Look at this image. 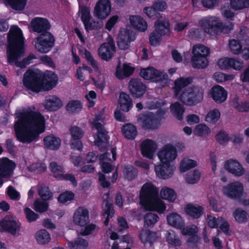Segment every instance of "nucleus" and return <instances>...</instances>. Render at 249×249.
<instances>
[{
	"mask_svg": "<svg viewBox=\"0 0 249 249\" xmlns=\"http://www.w3.org/2000/svg\"><path fill=\"white\" fill-rule=\"evenodd\" d=\"M18 120L14 128L16 137L23 143H30L45 131V122L41 114L33 111L22 110L16 114Z\"/></svg>",
	"mask_w": 249,
	"mask_h": 249,
	"instance_id": "f257e3e1",
	"label": "nucleus"
},
{
	"mask_svg": "<svg viewBox=\"0 0 249 249\" xmlns=\"http://www.w3.org/2000/svg\"><path fill=\"white\" fill-rule=\"evenodd\" d=\"M23 37L21 30L16 26L11 27L8 34L7 61L10 65L23 68L35 58L33 54L20 60L24 56Z\"/></svg>",
	"mask_w": 249,
	"mask_h": 249,
	"instance_id": "f03ea898",
	"label": "nucleus"
},
{
	"mask_svg": "<svg viewBox=\"0 0 249 249\" xmlns=\"http://www.w3.org/2000/svg\"><path fill=\"white\" fill-rule=\"evenodd\" d=\"M57 80V75L53 71H47L42 77L36 71L28 70L24 74L23 84L27 89L38 92L51 90L56 86Z\"/></svg>",
	"mask_w": 249,
	"mask_h": 249,
	"instance_id": "7ed1b4c3",
	"label": "nucleus"
},
{
	"mask_svg": "<svg viewBox=\"0 0 249 249\" xmlns=\"http://www.w3.org/2000/svg\"><path fill=\"white\" fill-rule=\"evenodd\" d=\"M158 190L151 183H146L142 187L140 198L147 210L156 211L162 213L165 206L162 200L158 198Z\"/></svg>",
	"mask_w": 249,
	"mask_h": 249,
	"instance_id": "20e7f679",
	"label": "nucleus"
},
{
	"mask_svg": "<svg viewBox=\"0 0 249 249\" xmlns=\"http://www.w3.org/2000/svg\"><path fill=\"white\" fill-rule=\"evenodd\" d=\"M103 120V114L99 113L96 115L95 119L93 122L91 123L92 125L98 131L94 143L96 145L98 146L101 151H103L106 149L107 140V132L104 128L103 124L99 122V121Z\"/></svg>",
	"mask_w": 249,
	"mask_h": 249,
	"instance_id": "39448f33",
	"label": "nucleus"
},
{
	"mask_svg": "<svg viewBox=\"0 0 249 249\" xmlns=\"http://www.w3.org/2000/svg\"><path fill=\"white\" fill-rule=\"evenodd\" d=\"M199 24L206 33L212 35L218 34L222 27V23L216 17H205L199 21Z\"/></svg>",
	"mask_w": 249,
	"mask_h": 249,
	"instance_id": "423d86ee",
	"label": "nucleus"
},
{
	"mask_svg": "<svg viewBox=\"0 0 249 249\" xmlns=\"http://www.w3.org/2000/svg\"><path fill=\"white\" fill-rule=\"evenodd\" d=\"M158 156L161 163L170 164L177 158V150L172 144H166L158 151Z\"/></svg>",
	"mask_w": 249,
	"mask_h": 249,
	"instance_id": "0eeeda50",
	"label": "nucleus"
},
{
	"mask_svg": "<svg viewBox=\"0 0 249 249\" xmlns=\"http://www.w3.org/2000/svg\"><path fill=\"white\" fill-rule=\"evenodd\" d=\"M116 52V47L113 39L108 37L107 42L101 44L98 50L99 57L106 61H109Z\"/></svg>",
	"mask_w": 249,
	"mask_h": 249,
	"instance_id": "6e6552de",
	"label": "nucleus"
},
{
	"mask_svg": "<svg viewBox=\"0 0 249 249\" xmlns=\"http://www.w3.org/2000/svg\"><path fill=\"white\" fill-rule=\"evenodd\" d=\"M223 190L226 196L235 200L240 199L244 194L243 185L239 181L229 184L227 186L223 187Z\"/></svg>",
	"mask_w": 249,
	"mask_h": 249,
	"instance_id": "1a4fd4ad",
	"label": "nucleus"
},
{
	"mask_svg": "<svg viewBox=\"0 0 249 249\" xmlns=\"http://www.w3.org/2000/svg\"><path fill=\"white\" fill-rule=\"evenodd\" d=\"M20 226L12 216H5L0 221V231H7L14 236L18 235Z\"/></svg>",
	"mask_w": 249,
	"mask_h": 249,
	"instance_id": "9d476101",
	"label": "nucleus"
},
{
	"mask_svg": "<svg viewBox=\"0 0 249 249\" xmlns=\"http://www.w3.org/2000/svg\"><path fill=\"white\" fill-rule=\"evenodd\" d=\"M140 75L145 80H152L155 82L167 81V74L160 72L153 67L142 69L140 71Z\"/></svg>",
	"mask_w": 249,
	"mask_h": 249,
	"instance_id": "9b49d317",
	"label": "nucleus"
},
{
	"mask_svg": "<svg viewBox=\"0 0 249 249\" xmlns=\"http://www.w3.org/2000/svg\"><path fill=\"white\" fill-rule=\"evenodd\" d=\"M135 38L132 31L127 29H121L117 40V45L119 49L125 50L130 47V43Z\"/></svg>",
	"mask_w": 249,
	"mask_h": 249,
	"instance_id": "f8f14e48",
	"label": "nucleus"
},
{
	"mask_svg": "<svg viewBox=\"0 0 249 249\" xmlns=\"http://www.w3.org/2000/svg\"><path fill=\"white\" fill-rule=\"evenodd\" d=\"M111 8V3L109 0H99L95 6L94 16L101 19H105L109 15Z\"/></svg>",
	"mask_w": 249,
	"mask_h": 249,
	"instance_id": "ddd939ff",
	"label": "nucleus"
},
{
	"mask_svg": "<svg viewBox=\"0 0 249 249\" xmlns=\"http://www.w3.org/2000/svg\"><path fill=\"white\" fill-rule=\"evenodd\" d=\"M15 166V163L7 158L0 160V186L3 183V178L11 177Z\"/></svg>",
	"mask_w": 249,
	"mask_h": 249,
	"instance_id": "4468645a",
	"label": "nucleus"
},
{
	"mask_svg": "<svg viewBox=\"0 0 249 249\" xmlns=\"http://www.w3.org/2000/svg\"><path fill=\"white\" fill-rule=\"evenodd\" d=\"M129 89L133 96L138 98L145 92L146 87L140 79H132L128 85Z\"/></svg>",
	"mask_w": 249,
	"mask_h": 249,
	"instance_id": "2eb2a0df",
	"label": "nucleus"
},
{
	"mask_svg": "<svg viewBox=\"0 0 249 249\" xmlns=\"http://www.w3.org/2000/svg\"><path fill=\"white\" fill-rule=\"evenodd\" d=\"M31 26L33 30L37 33L48 32L47 31L51 28L48 20L41 18H36L32 19Z\"/></svg>",
	"mask_w": 249,
	"mask_h": 249,
	"instance_id": "dca6fc26",
	"label": "nucleus"
},
{
	"mask_svg": "<svg viewBox=\"0 0 249 249\" xmlns=\"http://www.w3.org/2000/svg\"><path fill=\"white\" fill-rule=\"evenodd\" d=\"M156 175L160 178L167 179L172 177L174 173V168L168 163H160L155 166Z\"/></svg>",
	"mask_w": 249,
	"mask_h": 249,
	"instance_id": "f3484780",
	"label": "nucleus"
},
{
	"mask_svg": "<svg viewBox=\"0 0 249 249\" xmlns=\"http://www.w3.org/2000/svg\"><path fill=\"white\" fill-rule=\"evenodd\" d=\"M89 211L83 207H79L74 213L73 221L80 226L86 225L89 221Z\"/></svg>",
	"mask_w": 249,
	"mask_h": 249,
	"instance_id": "a211bd4d",
	"label": "nucleus"
},
{
	"mask_svg": "<svg viewBox=\"0 0 249 249\" xmlns=\"http://www.w3.org/2000/svg\"><path fill=\"white\" fill-rule=\"evenodd\" d=\"M141 149L143 156L152 159L157 145L153 141L147 139L141 144Z\"/></svg>",
	"mask_w": 249,
	"mask_h": 249,
	"instance_id": "6ab92c4d",
	"label": "nucleus"
},
{
	"mask_svg": "<svg viewBox=\"0 0 249 249\" xmlns=\"http://www.w3.org/2000/svg\"><path fill=\"white\" fill-rule=\"evenodd\" d=\"M225 168L231 173L236 177H240L245 173L244 169L236 160H230L225 164Z\"/></svg>",
	"mask_w": 249,
	"mask_h": 249,
	"instance_id": "aec40b11",
	"label": "nucleus"
},
{
	"mask_svg": "<svg viewBox=\"0 0 249 249\" xmlns=\"http://www.w3.org/2000/svg\"><path fill=\"white\" fill-rule=\"evenodd\" d=\"M143 128L155 129L158 127L159 121L157 117L152 113L143 115L140 118Z\"/></svg>",
	"mask_w": 249,
	"mask_h": 249,
	"instance_id": "412c9836",
	"label": "nucleus"
},
{
	"mask_svg": "<svg viewBox=\"0 0 249 249\" xmlns=\"http://www.w3.org/2000/svg\"><path fill=\"white\" fill-rule=\"evenodd\" d=\"M210 93L213 99L217 103H223L227 99V92L220 86H216L212 88Z\"/></svg>",
	"mask_w": 249,
	"mask_h": 249,
	"instance_id": "4be33fe9",
	"label": "nucleus"
},
{
	"mask_svg": "<svg viewBox=\"0 0 249 249\" xmlns=\"http://www.w3.org/2000/svg\"><path fill=\"white\" fill-rule=\"evenodd\" d=\"M120 64V62H119L115 72V75L118 79L122 80L132 74L134 71L133 67L126 64H124L122 67Z\"/></svg>",
	"mask_w": 249,
	"mask_h": 249,
	"instance_id": "5701e85b",
	"label": "nucleus"
},
{
	"mask_svg": "<svg viewBox=\"0 0 249 249\" xmlns=\"http://www.w3.org/2000/svg\"><path fill=\"white\" fill-rule=\"evenodd\" d=\"M131 25L141 32H144L147 29L146 21L139 16H131L129 18Z\"/></svg>",
	"mask_w": 249,
	"mask_h": 249,
	"instance_id": "b1692460",
	"label": "nucleus"
},
{
	"mask_svg": "<svg viewBox=\"0 0 249 249\" xmlns=\"http://www.w3.org/2000/svg\"><path fill=\"white\" fill-rule=\"evenodd\" d=\"M188 88L191 97H192L194 105L200 102L203 98L204 95V90L201 87L198 86H193Z\"/></svg>",
	"mask_w": 249,
	"mask_h": 249,
	"instance_id": "393cba45",
	"label": "nucleus"
},
{
	"mask_svg": "<svg viewBox=\"0 0 249 249\" xmlns=\"http://www.w3.org/2000/svg\"><path fill=\"white\" fill-rule=\"evenodd\" d=\"M139 237L143 243H148L150 246L157 239L156 233L148 230H142L139 234Z\"/></svg>",
	"mask_w": 249,
	"mask_h": 249,
	"instance_id": "a878e982",
	"label": "nucleus"
},
{
	"mask_svg": "<svg viewBox=\"0 0 249 249\" xmlns=\"http://www.w3.org/2000/svg\"><path fill=\"white\" fill-rule=\"evenodd\" d=\"M44 146L46 148L57 150L61 144V140L53 135L45 137L43 140Z\"/></svg>",
	"mask_w": 249,
	"mask_h": 249,
	"instance_id": "bb28decb",
	"label": "nucleus"
},
{
	"mask_svg": "<svg viewBox=\"0 0 249 249\" xmlns=\"http://www.w3.org/2000/svg\"><path fill=\"white\" fill-rule=\"evenodd\" d=\"M192 82L191 79L189 78L180 77L175 80L174 87L175 97L180 94L182 89L188 86Z\"/></svg>",
	"mask_w": 249,
	"mask_h": 249,
	"instance_id": "cd10ccee",
	"label": "nucleus"
},
{
	"mask_svg": "<svg viewBox=\"0 0 249 249\" xmlns=\"http://www.w3.org/2000/svg\"><path fill=\"white\" fill-rule=\"evenodd\" d=\"M110 154L108 152H106L102 154L99 157V160L101 164L102 171L104 173H109L113 170V166L108 162V161H111L112 160L108 156Z\"/></svg>",
	"mask_w": 249,
	"mask_h": 249,
	"instance_id": "c85d7f7f",
	"label": "nucleus"
},
{
	"mask_svg": "<svg viewBox=\"0 0 249 249\" xmlns=\"http://www.w3.org/2000/svg\"><path fill=\"white\" fill-rule=\"evenodd\" d=\"M63 106L61 100L57 97L53 96L45 101V108L49 110L54 111Z\"/></svg>",
	"mask_w": 249,
	"mask_h": 249,
	"instance_id": "c756f323",
	"label": "nucleus"
},
{
	"mask_svg": "<svg viewBox=\"0 0 249 249\" xmlns=\"http://www.w3.org/2000/svg\"><path fill=\"white\" fill-rule=\"evenodd\" d=\"M119 103L120 107L124 111L127 112L132 106V102L129 95L124 92L120 94Z\"/></svg>",
	"mask_w": 249,
	"mask_h": 249,
	"instance_id": "7c9ffc66",
	"label": "nucleus"
},
{
	"mask_svg": "<svg viewBox=\"0 0 249 249\" xmlns=\"http://www.w3.org/2000/svg\"><path fill=\"white\" fill-rule=\"evenodd\" d=\"M155 30L160 35H165L169 33V22L166 19L157 20L154 24Z\"/></svg>",
	"mask_w": 249,
	"mask_h": 249,
	"instance_id": "2f4dec72",
	"label": "nucleus"
},
{
	"mask_svg": "<svg viewBox=\"0 0 249 249\" xmlns=\"http://www.w3.org/2000/svg\"><path fill=\"white\" fill-rule=\"evenodd\" d=\"M124 136L129 140H133L137 135L136 127L132 124H127L122 129Z\"/></svg>",
	"mask_w": 249,
	"mask_h": 249,
	"instance_id": "473e14b6",
	"label": "nucleus"
},
{
	"mask_svg": "<svg viewBox=\"0 0 249 249\" xmlns=\"http://www.w3.org/2000/svg\"><path fill=\"white\" fill-rule=\"evenodd\" d=\"M167 219L168 224L174 227L177 228H181L184 225V222L178 214L172 213L167 216Z\"/></svg>",
	"mask_w": 249,
	"mask_h": 249,
	"instance_id": "72a5a7b5",
	"label": "nucleus"
},
{
	"mask_svg": "<svg viewBox=\"0 0 249 249\" xmlns=\"http://www.w3.org/2000/svg\"><path fill=\"white\" fill-rule=\"evenodd\" d=\"M185 211L188 215L194 218H199L203 213V208L201 206H196L191 204L186 206Z\"/></svg>",
	"mask_w": 249,
	"mask_h": 249,
	"instance_id": "f704fd0d",
	"label": "nucleus"
},
{
	"mask_svg": "<svg viewBox=\"0 0 249 249\" xmlns=\"http://www.w3.org/2000/svg\"><path fill=\"white\" fill-rule=\"evenodd\" d=\"M191 63L194 68L204 69L207 67L209 62L207 57L192 56Z\"/></svg>",
	"mask_w": 249,
	"mask_h": 249,
	"instance_id": "c9c22d12",
	"label": "nucleus"
},
{
	"mask_svg": "<svg viewBox=\"0 0 249 249\" xmlns=\"http://www.w3.org/2000/svg\"><path fill=\"white\" fill-rule=\"evenodd\" d=\"M210 53V49L203 45H196L193 46L192 49L193 56L207 57Z\"/></svg>",
	"mask_w": 249,
	"mask_h": 249,
	"instance_id": "e433bc0d",
	"label": "nucleus"
},
{
	"mask_svg": "<svg viewBox=\"0 0 249 249\" xmlns=\"http://www.w3.org/2000/svg\"><path fill=\"white\" fill-rule=\"evenodd\" d=\"M176 98L186 105H194L192 97H191L190 93L188 91V88H186L181 91L178 95L176 96Z\"/></svg>",
	"mask_w": 249,
	"mask_h": 249,
	"instance_id": "4c0bfd02",
	"label": "nucleus"
},
{
	"mask_svg": "<svg viewBox=\"0 0 249 249\" xmlns=\"http://www.w3.org/2000/svg\"><path fill=\"white\" fill-rule=\"evenodd\" d=\"M231 105L233 107L239 112L249 111V101L239 102V98L235 97L231 101Z\"/></svg>",
	"mask_w": 249,
	"mask_h": 249,
	"instance_id": "58836bf2",
	"label": "nucleus"
},
{
	"mask_svg": "<svg viewBox=\"0 0 249 249\" xmlns=\"http://www.w3.org/2000/svg\"><path fill=\"white\" fill-rule=\"evenodd\" d=\"M35 47L38 52L46 53L53 47L52 43L51 40H49V42L46 43L43 40H38L36 38L35 40Z\"/></svg>",
	"mask_w": 249,
	"mask_h": 249,
	"instance_id": "ea45409f",
	"label": "nucleus"
},
{
	"mask_svg": "<svg viewBox=\"0 0 249 249\" xmlns=\"http://www.w3.org/2000/svg\"><path fill=\"white\" fill-rule=\"evenodd\" d=\"M103 214L107 215V218L104 221V224L107 226L108 224L109 218H111L114 213V210L113 205L111 203H109L107 200L104 201L103 204Z\"/></svg>",
	"mask_w": 249,
	"mask_h": 249,
	"instance_id": "a19ab883",
	"label": "nucleus"
},
{
	"mask_svg": "<svg viewBox=\"0 0 249 249\" xmlns=\"http://www.w3.org/2000/svg\"><path fill=\"white\" fill-rule=\"evenodd\" d=\"M231 8L235 11L249 8V0H231Z\"/></svg>",
	"mask_w": 249,
	"mask_h": 249,
	"instance_id": "79ce46f5",
	"label": "nucleus"
},
{
	"mask_svg": "<svg viewBox=\"0 0 249 249\" xmlns=\"http://www.w3.org/2000/svg\"><path fill=\"white\" fill-rule=\"evenodd\" d=\"M197 166V162L187 158L183 159L180 162L179 169L181 172H185Z\"/></svg>",
	"mask_w": 249,
	"mask_h": 249,
	"instance_id": "37998d69",
	"label": "nucleus"
},
{
	"mask_svg": "<svg viewBox=\"0 0 249 249\" xmlns=\"http://www.w3.org/2000/svg\"><path fill=\"white\" fill-rule=\"evenodd\" d=\"M170 109L173 115L179 120L182 119V114L184 112V108L182 105L178 102L172 104L170 106Z\"/></svg>",
	"mask_w": 249,
	"mask_h": 249,
	"instance_id": "c03bdc74",
	"label": "nucleus"
},
{
	"mask_svg": "<svg viewBox=\"0 0 249 249\" xmlns=\"http://www.w3.org/2000/svg\"><path fill=\"white\" fill-rule=\"evenodd\" d=\"M37 191L38 195L44 201L50 200L53 197L52 192L47 186L44 185L39 186Z\"/></svg>",
	"mask_w": 249,
	"mask_h": 249,
	"instance_id": "a18cd8bd",
	"label": "nucleus"
},
{
	"mask_svg": "<svg viewBox=\"0 0 249 249\" xmlns=\"http://www.w3.org/2000/svg\"><path fill=\"white\" fill-rule=\"evenodd\" d=\"M160 195L162 198L170 202L174 201L177 197L175 191L167 187H164L160 191Z\"/></svg>",
	"mask_w": 249,
	"mask_h": 249,
	"instance_id": "49530a36",
	"label": "nucleus"
},
{
	"mask_svg": "<svg viewBox=\"0 0 249 249\" xmlns=\"http://www.w3.org/2000/svg\"><path fill=\"white\" fill-rule=\"evenodd\" d=\"M36 239L39 244L45 245L50 242L51 237L48 232L45 230H40L36 233Z\"/></svg>",
	"mask_w": 249,
	"mask_h": 249,
	"instance_id": "de8ad7c7",
	"label": "nucleus"
},
{
	"mask_svg": "<svg viewBox=\"0 0 249 249\" xmlns=\"http://www.w3.org/2000/svg\"><path fill=\"white\" fill-rule=\"evenodd\" d=\"M158 216L152 212L147 213L144 217V225L146 227H153L159 220Z\"/></svg>",
	"mask_w": 249,
	"mask_h": 249,
	"instance_id": "09e8293b",
	"label": "nucleus"
},
{
	"mask_svg": "<svg viewBox=\"0 0 249 249\" xmlns=\"http://www.w3.org/2000/svg\"><path fill=\"white\" fill-rule=\"evenodd\" d=\"M233 215L235 220L239 223L246 222L249 217L248 213L240 208L236 209L234 211Z\"/></svg>",
	"mask_w": 249,
	"mask_h": 249,
	"instance_id": "8fccbe9b",
	"label": "nucleus"
},
{
	"mask_svg": "<svg viewBox=\"0 0 249 249\" xmlns=\"http://www.w3.org/2000/svg\"><path fill=\"white\" fill-rule=\"evenodd\" d=\"M166 237L167 242L174 246H180L181 245L180 240L173 231H168Z\"/></svg>",
	"mask_w": 249,
	"mask_h": 249,
	"instance_id": "3c124183",
	"label": "nucleus"
},
{
	"mask_svg": "<svg viewBox=\"0 0 249 249\" xmlns=\"http://www.w3.org/2000/svg\"><path fill=\"white\" fill-rule=\"evenodd\" d=\"M10 7L15 10H22L24 9L27 0H4Z\"/></svg>",
	"mask_w": 249,
	"mask_h": 249,
	"instance_id": "603ef678",
	"label": "nucleus"
},
{
	"mask_svg": "<svg viewBox=\"0 0 249 249\" xmlns=\"http://www.w3.org/2000/svg\"><path fill=\"white\" fill-rule=\"evenodd\" d=\"M66 109L70 113H75L82 109V105L79 101L71 100L66 106Z\"/></svg>",
	"mask_w": 249,
	"mask_h": 249,
	"instance_id": "864d4df0",
	"label": "nucleus"
},
{
	"mask_svg": "<svg viewBox=\"0 0 249 249\" xmlns=\"http://www.w3.org/2000/svg\"><path fill=\"white\" fill-rule=\"evenodd\" d=\"M220 113L217 109L210 111L205 117V120L210 124H215L219 119Z\"/></svg>",
	"mask_w": 249,
	"mask_h": 249,
	"instance_id": "5fc2aeb1",
	"label": "nucleus"
},
{
	"mask_svg": "<svg viewBox=\"0 0 249 249\" xmlns=\"http://www.w3.org/2000/svg\"><path fill=\"white\" fill-rule=\"evenodd\" d=\"M123 173L125 178L129 180L135 178L137 175V170L130 165L125 166L124 168Z\"/></svg>",
	"mask_w": 249,
	"mask_h": 249,
	"instance_id": "6e6d98bb",
	"label": "nucleus"
},
{
	"mask_svg": "<svg viewBox=\"0 0 249 249\" xmlns=\"http://www.w3.org/2000/svg\"><path fill=\"white\" fill-rule=\"evenodd\" d=\"M88 243L86 240L78 238L74 242H70V249H87Z\"/></svg>",
	"mask_w": 249,
	"mask_h": 249,
	"instance_id": "4d7b16f0",
	"label": "nucleus"
},
{
	"mask_svg": "<svg viewBox=\"0 0 249 249\" xmlns=\"http://www.w3.org/2000/svg\"><path fill=\"white\" fill-rule=\"evenodd\" d=\"M210 128L207 125L199 124L196 127L194 133L201 137H206L210 133Z\"/></svg>",
	"mask_w": 249,
	"mask_h": 249,
	"instance_id": "13d9d810",
	"label": "nucleus"
},
{
	"mask_svg": "<svg viewBox=\"0 0 249 249\" xmlns=\"http://www.w3.org/2000/svg\"><path fill=\"white\" fill-rule=\"evenodd\" d=\"M79 12L81 14V19L84 24L89 20H90L91 17L89 8L84 5H81L79 7Z\"/></svg>",
	"mask_w": 249,
	"mask_h": 249,
	"instance_id": "bf43d9fd",
	"label": "nucleus"
},
{
	"mask_svg": "<svg viewBox=\"0 0 249 249\" xmlns=\"http://www.w3.org/2000/svg\"><path fill=\"white\" fill-rule=\"evenodd\" d=\"M34 210L39 213L46 212L49 207L48 203L41 201L39 199H36L34 203Z\"/></svg>",
	"mask_w": 249,
	"mask_h": 249,
	"instance_id": "052dcab7",
	"label": "nucleus"
},
{
	"mask_svg": "<svg viewBox=\"0 0 249 249\" xmlns=\"http://www.w3.org/2000/svg\"><path fill=\"white\" fill-rule=\"evenodd\" d=\"M46 166L43 163H34L27 167L28 170L31 172L40 173L45 171Z\"/></svg>",
	"mask_w": 249,
	"mask_h": 249,
	"instance_id": "680f3d73",
	"label": "nucleus"
},
{
	"mask_svg": "<svg viewBox=\"0 0 249 249\" xmlns=\"http://www.w3.org/2000/svg\"><path fill=\"white\" fill-rule=\"evenodd\" d=\"M85 29L87 30H97L101 29L103 26V22L102 20L95 21L94 20L90 21L89 20L84 24Z\"/></svg>",
	"mask_w": 249,
	"mask_h": 249,
	"instance_id": "e2e57ef3",
	"label": "nucleus"
},
{
	"mask_svg": "<svg viewBox=\"0 0 249 249\" xmlns=\"http://www.w3.org/2000/svg\"><path fill=\"white\" fill-rule=\"evenodd\" d=\"M92 71V70L88 66H83L82 68H79L77 70L78 79L81 81L84 80L85 77L89 75Z\"/></svg>",
	"mask_w": 249,
	"mask_h": 249,
	"instance_id": "0e129e2a",
	"label": "nucleus"
},
{
	"mask_svg": "<svg viewBox=\"0 0 249 249\" xmlns=\"http://www.w3.org/2000/svg\"><path fill=\"white\" fill-rule=\"evenodd\" d=\"M74 197V194L71 191H67L59 195L57 200L60 203H65L68 201L73 199Z\"/></svg>",
	"mask_w": 249,
	"mask_h": 249,
	"instance_id": "69168bd1",
	"label": "nucleus"
},
{
	"mask_svg": "<svg viewBox=\"0 0 249 249\" xmlns=\"http://www.w3.org/2000/svg\"><path fill=\"white\" fill-rule=\"evenodd\" d=\"M70 132L72 139H81L84 134V131L76 126H71Z\"/></svg>",
	"mask_w": 249,
	"mask_h": 249,
	"instance_id": "338daca9",
	"label": "nucleus"
},
{
	"mask_svg": "<svg viewBox=\"0 0 249 249\" xmlns=\"http://www.w3.org/2000/svg\"><path fill=\"white\" fill-rule=\"evenodd\" d=\"M200 177V172L197 170H195L193 173H189L187 175L186 180L188 183L194 184L199 179Z\"/></svg>",
	"mask_w": 249,
	"mask_h": 249,
	"instance_id": "774afa93",
	"label": "nucleus"
}]
</instances>
